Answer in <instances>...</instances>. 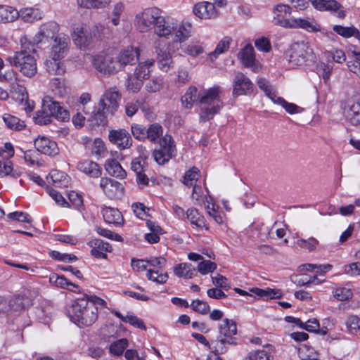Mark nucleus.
<instances>
[{"label":"nucleus","instance_id":"nucleus-57","mask_svg":"<svg viewBox=\"0 0 360 360\" xmlns=\"http://www.w3.org/2000/svg\"><path fill=\"white\" fill-rule=\"evenodd\" d=\"M128 346V340L126 338L120 339L112 342L110 346V352L115 356L122 354Z\"/></svg>","mask_w":360,"mask_h":360},{"label":"nucleus","instance_id":"nucleus-64","mask_svg":"<svg viewBox=\"0 0 360 360\" xmlns=\"http://www.w3.org/2000/svg\"><path fill=\"white\" fill-rule=\"evenodd\" d=\"M245 360H270V355L263 349L253 350L248 353Z\"/></svg>","mask_w":360,"mask_h":360},{"label":"nucleus","instance_id":"nucleus-8","mask_svg":"<svg viewBox=\"0 0 360 360\" xmlns=\"http://www.w3.org/2000/svg\"><path fill=\"white\" fill-rule=\"evenodd\" d=\"M162 11L158 7L147 8L135 18V25L141 32H146L155 27Z\"/></svg>","mask_w":360,"mask_h":360},{"label":"nucleus","instance_id":"nucleus-11","mask_svg":"<svg viewBox=\"0 0 360 360\" xmlns=\"http://www.w3.org/2000/svg\"><path fill=\"white\" fill-rule=\"evenodd\" d=\"M291 22L288 25L290 29H302L308 32H319L328 37L333 35L332 33L322 28L321 25L314 18H292Z\"/></svg>","mask_w":360,"mask_h":360},{"label":"nucleus","instance_id":"nucleus-5","mask_svg":"<svg viewBox=\"0 0 360 360\" xmlns=\"http://www.w3.org/2000/svg\"><path fill=\"white\" fill-rule=\"evenodd\" d=\"M289 64L292 66L310 65L316 60V56L310 44L306 41L292 43L286 52Z\"/></svg>","mask_w":360,"mask_h":360},{"label":"nucleus","instance_id":"nucleus-24","mask_svg":"<svg viewBox=\"0 0 360 360\" xmlns=\"http://www.w3.org/2000/svg\"><path fill=\"white\" fill-rule=\"evenodd\" d=\"M88 245L91 248V254L97 259H106L107 253L112 251L110 243L101 239L91 240Z\"/></svg>","mask_w":360,"mask_h":360},{"label":"nucleus","instance_id":"nucleus-1","mask_svg":"<svg viewBox=\"0 0 360 360\" xmlns=\"http://www.w3.org/2000/svg\"><path fill=\"white\" fill-rule=\"evenodd\" d=\"M223 92L222 88L219 85H214L207 89H203L198 94V89L191 86L181 98L182 106L186 109H191L194 103L199 100L200 111L199 120L200 122H207L219 114L224 104L221 98Z\"/></svg>","mask_w":360,"mask_h":360},{"label":"nucleus","instance_id":"nucleus-34","mask_svg":"<svg viewBox=\"0 0 360 360\" xmlns=\"http://www.w3.org/2000/svg\"><path fill=\"white\" fill-rule=\"evenodd\" d=\"M333 30L334 32L344 38H350L353 37L355 39L360 40V31L354 25L345 27L340 25H335L333 27Z\"/></svg>","mask_w":360,"mask_h":360},{"label":"nucleus","instance_id":"nucleus-30","mask_svg":"<svg viewBox=\"0 0 360 360\" xmlns=\"http://www.w3.org/2000/svg\"><path fill=\"white\" fill-rule=\"evenodd\" d=\"M77 168L90 177L98 178L101 175V169L99 165L91 160H84L79 162Z\"/></svg>","mask_w":360,"mask_h":360},{"label":"nucleus","instance_id":"nucleus-48","mask_svg":"<svg viewBox=\"0 0 360 360\" xmlns=\"http://www.w3.org/2000/svg\"><path fill=\"white\" fill-rule=\"evenodd\" d=\"M33 120L35 124L39 125H46L53 121L52 117L48 112V110L43 103L41 110H37L35 112Z\"/></svg>","mask_w":360,"mask_h":360},{"label":"nucleus","instance_id":"nucleus-7","mask_svg":"<svg viewBox=\"0 0 360 360\" xmlns=\"http://www.w3.org/2000/svg\"><path fill=\"white\" fill-rule=\"evenodd\" d=\"M193 187L191 198L194 201V203L198 204L200 202L202 201L209 216L211 217L217 224H222V212L218 210L219 207L215 205L213 198L208 194V190L206 188H203L200 185L198 184L193 186Z\"/></svg>","mask_w":360,"mask_h":360},{"label":"nucleus","instance_id":"nucleus-20","mask_svg":"<svg viewBox=\"0 0 360 360\" xmlns=\"http://www.w3.org/2000/svg\"><path fill=\"white\" fill-rule=\"evenodd\" d=\"M194 15L200 19H214L219 15V12L209 1H200L195 4L193 8Z\"/></svg>","mask_w":360,"mask_h":360},{"label":"nucleus","instance_id":"nucleus-4","mask_svg":"<svg viewBox=\"0 0 360 360\" xmlns=\"http://www.w3.org/2000/svg\"><path fill=\"white\" fill-rule=\"evenodd\" d=\"M218 335L216 339L212 340L213 353L215 355L225 354L229 350V346H236L238 340L235 335L237 334V326L234 321L224 319L219 324Z\"/></svg>","mask_w":360,"mask_h":360},{"label":"nucleus","instance_id":"nucleus-60","mask_svg":"<svg viewBox=\"0 0 360 360\" xmlns=\"http://www.w3.org/2000/svg\"><path fill=\"white\" fill-rule=\"evenodd\" d=\"M191 308L201 314H207L210 311V305L205 301L200 300H193L191 304Z\"/></svg>","mask_w":360,"mask_h":360},{"label":"nucleus","instance_id":"nucleus-54","mask_svg":"<svg viewBox=\"0 0 360 360\" xmlns=\"http://www.w3.org/2000/svg\"><path fill=\"white\" fill-rule=\"evenodd\" d=\"M11 95L13 98L19 103L25 101V99L28 96L26 88L19 84H15L13 86Z\"/></svg>","mask_w":360,"mask_h":360},{"label":"nucleus","instance_id":"nucleus-3","mask_svg":"<svg viewBox=\"0 0 360 360\" xmlns=\"http://www.w3.org/2000/svg\"><path fill=\"white\" fill-rule=\"evenodd\" d=\"M70 41V38L65 34L55 37L49 58L45 62L46 70L50 74L61 75L65 72V67L61 60L68 52Z\"/></svg>","mask_w":360,"mask_h":360},{"label":"nucleus","instance_id":"nucleus-36","mask_svg":"<svg viewBox=\"0 0 360 360\" xmlns=\"http://www.w3.org/2000/svg\"><path fill=\"white\" fill-rule=\"evenodd\" d=\"M23 173V169L20 167L13 168L11 162L0 161V177L10 175L13 178H18Z\"/></svg>","mask_w":360,"mask_h":360},{"label":"nucleus","instance_id":"nucleus-52","mask_svg":"<svg viewBox=\"0 0 360 360\" xmlns=\"http://www.w3.org/2000/svg\"><path fill=\"white\" fill-rule=\"evenodd\" d=\"M146 276L148 280L158 284L165 283L169 278L167 273H162L158 270L151 269L147 270Z\"/></svg>","mask_w":360,"mask_h":360},{"label":"nucleus","instance_id":"nucleus-44","mask_svg":"<svg viewBox=\"0 0 360 360\" xmlns=\"http://www.w3.org/2000/svg\"><path fill=\"white\" fill-rule=\"evenodd\" d=\"M191 30L190 23H182L179 27L175 25V30L173 32L175 35V41L182 42L186 40L191 35Z\"/></svg>","mask_w":360,"mask_h":360},{"label":"nucleus","instance_id":"nucleus-47","mask_svg":"<svg viewBox=\"0 0 360 360\" xmlns=\"http://www.w3.org/2000/svg\"><path fill=\"white\" fill-rule=\"evenodd\" d=\"M160 143V148L158 150L162 152H167L169 155L173 156L176 151V146L172 137L170 135L166 134L162 136L158 141Z\"/></svg>","mask_w":360,"mask_h":360},{"label":"nucleus","instance_id":"nucleus-43","mask_svg":"<svg viewBox=\"0 0 360 360\" xmlns=\"http://www.w3.org/2000/svg\"><path fill=\"white\" fill-rule=\"evenodd\" d=\"M18 18V11L9 6L0 5V22H13Z\"/></svg>","mask_w":360,"mask_h":360},{"label":"nucleus","instance_id":"nucleus-59","mask_svg":"<svg viewBox=\"0 0 360 360\" xmlns=\"http://www.w3.org/2000/svg\"><path fill=\"white\" fill-rule=\"evenodd\" d=\"M333 297L339 301L349 300L353 296V292L350 288L345 287H338L333 292Z\"/></svg>","mask_w":360,"mask_h":360},{"label":"nucleus","instance_id":"nucleus-28","mask_svg":"<svg viewBox=\"0 0 360 360\" xmlns=\"http://www.w3.org/2000/svg\"><path fill=\"white\" fill-rule=\"evenodd\" d=\"M105 169L108 174L117 179H124L127 176L126 171L122 168L120 162L113 158L105 160Z\"/></svg>","mask_w":360,"mask_h":360},{"label":"nucleus","instance_id":"nucleus-46","mask_svg":"<svg viewBox=\"0 0 360 360\" xmlns=\"http://www.w3.org/2000/svg\"><path fill=\"white\" fill-rule=\"evenodd\" d=\"M293 321L300 328L310 333H316L320 326L319 321L315 318L310 319L306 322H303L300 319H293Z\"/></svg>","mask_w":360,"mask_h":360},{"label":"nucleus","instance_id":"nucleus-27","mask_svg":"<svg viewBox=\"0 0 360 360\" xmlns=\"http://www.w3.org/2000/svg\"><path fill=\"white\" fill-rule=\"evenodd\" d=\"M102 214L106 223L112 224L115 226H121L124 223L122 213L117 209L106 207L102 209Z\"/></svg>","mask_w":360,"mask_h":360},{"label":"nucleus","instance_id":"nucleus-22","mask_svg":"<svg viewBox=\"0 0 360 360\" xmlns=\"http://www.w3.org/2000/svg\"><path fill=\"white\" fill-rule=\"evenodd\" d=\"M131 169L136 174V182L139 185L146 186L149 179L146 174L147 165L143 157L135 158L131 162Z\"/></svg>","mask_w":360,"mask_h":360},{"label":"nucleus","instance_id":"nucleus-17","mask_svg":"<svg viewBox=\"0 0 360 360\" xmlns=\"http://www.w3.org/2000/svg\"><path fill=\"white\" fill-rule=\"evenodd\" d=\"M36 150L41 154L54 157L59 154L57 143L45 136H38L34 141Z\"/></svg>","mask_w":360,"mask_h":360},{"label":"nucleus","instance_id":"nucleus-35","mask_svg":"<svg viewBox=\"0 0 360 360\" xmlns=\"http://www.w3.org/2000/svg\"><path fill=\"white\" fill-rule=\"evenodd\" d=\"M112 313L115 316H117V318L121 319V321L123 322L128 323L135 328H139V329H141L143 330H146V326L143 321L141 319H140L134 315L128 314L126 316H123L120 312H119L118 311H116V310L112 311Z\"/></svg>","mask_w":360,"mask_h":360},{"label":"nucleus","instance_id":"nucleus-42","mask_svg":"<svg viewBox=\"0 0 360 360\" xmlns=\"http://www.w3.org/2000/svg\"><path fill=\"white\" fill-rule=\"evenodd\" d=\"M49 176L52 184L57 187H67L70 181V177L61 171L53 170Z\"/></svg>","mask_w":360,"mask_h":360},{"label":"nucleus","instance_id":"nucleus-55","mask_svg":"<svg viewBox=\"0 0 360 360\" xmlns=\"http://www.w3.org/2000/svg\"><path fill=\"white\" fill-rule=\"evenodd\" d=\"M163 86V78L162 77H155L146 83L145 88L148 92L155 93L160 91Z\"/></svg>","mask_w":360,"mask_h":360},{"label":"nucleus","instance_id":"nucleus-39","mask_svg":"<svg viewBox=\"0 0 360 360\" xmlns=\"http://www.w3.org/2000/svg\"><path fill=\"white\" fill-rule=\"evenodd\" d=\"M2 118L6 126L11 130L21 131L26 127L23 120L11 114L6 113Z\"/></svg>","mask_w":360,"mask_h":360},{"label":"nucleus","instance_id":"nucleus-18","mask_svg":"<svg viewBox=\"0 0 360 360\" xmlns=\"http://www.w3.org/2000/svg\"><path fill=\"white\" fill-rule=\"evenodd\" d=\"M43 103L52 119L56 118L63 122L70 120L69 112L63 108L58 102L53 101L49 96L43 99Z\"/></svg>","mask_w":360,"mask_h":360},{"label":"nucleus","instance_id":"nucleus-16","mask_svg":"<svg viewBox=\"0 0 360 360\" xmlns=\"http://www.w3.org/2000/svg\"><path fill=\"white\" fill-rule=\"evenodd\" d=\"M254 85L250 79L242 72H238L233 80V92L234 97L250 95L253 92Z\"/></svg>","mask_w":360,"mask_h":360},{"label":"nucleus","instance_id":"nucleus-41","mask_svg":"<svg viewBox=\"0 0 360 360\" xmlns=\"http://www.w3.org/2000/svg\"><path fill=\"white\" fill-rule=\"evenodd\" d=\"M146 139H148L153 143H158L162 137L163 128L158 123H153L149 125L146 129Z\"/></svg>","mask_w":360,"mask_h":360},{"label":"nucleus","instance_id":"nucleus-2","mask_svg":"<svg viewBox=\"0 0 360 360\" xmlns=\"http://www.w3.org/2000/svg\"><path fill=\"white\" fill-rule=\"evenodd\" d=\"M21 50L15 52L14 55L6 58V61L16 68L24 76L32 77L37 73V62L34 57L30 54L33 46L26 36L20 39Z\"/></svg>","mask_w":360,"mask_h":360},{"label":"nucleus","instance_id":"nucleus-14","mask_svg":"<svg viewBox=\"0 0 360 360\" xmlns=\"http://www.w3.org/2000/svg\"><path fill=\"white\" fill-rule=\"evenodd\" d=\"M93 66L100 72L112 74L119 71L115 58L109 54H98L92 58Z\"/></svg>","mask_w":360,"mask_h":360},{"label":"nucleus","instance_id":"nucleus-9","mask_svg":"<svg viewBox=\"0 0 360 360\" xmlns=\"http://www.w3.org/2000/svg\"><path fill=\"white\" fill-rule=\"evenodd\" d=\"M98 26L95 25L91 30V32L88 33L82 22L74 23L72 26V37L75 44L80 49H86L91 41L92 33L94 37H96L95 30H98Z\"/></svg>","mask_w":360,"mask_h":360},{"label":"nucleus","instance_id":"nucleus-6","mask_svg":"<svg viewBox=\"0 0 360 360\" xmlns=\"http://www.w3.org/2000/svg\"><path fill=\"white\" fill-rule=\"evenodd\" d=\"M70 316L79 326H89L98 318V309L94 304H89L86 300H78L72 304Z\"/></svg>","mask_w":360,"mask_h":360},{"label":"nucleus","instance_id":"nucleus-26","mask_svg":"<svg viewBox=\"0 0 360 360\" xmlns=\"http://www.w3.org/2000/svg\"><path fill=\"white\" fill-rule=\"evenodd\" d=\"M347 119L353 126L360 125V94L354 96L347 112Z\"/></svg>","mask_w":360,"mask_h":360},{"label":"nucleus","instance_id":"nucleus-51","mask_svg":"<svg viewBox=\"0 0 360 360\" xmlns=\"http://www.w3.org/2000/svg\"><path fill=\"white\" fill-rule=\"evenodd\" d=\"M110 3V0H77L80 7L84 8H103Z\"/></svg>","mask_w":360,"mask_h":360},{"label":"nucleus","instance_id":"nucleus-33","mask_svg":"<svg viewBox=\"0 0 360 360\" xmlns=\"http://www.w3.org/2000/svg\"><path fill=\"white\" fill-rule=\"evenodd\" d=\"M239 58L243 65L247 68H252L255 65V51L252 45H246L238 53Z\"/></svg>","mask_w":360,"mask_h":360},{"label":"nucleus","instance_id":"nucleus-15","mask_svg":"<svg viewBox=\"0 0 360 360\" xmlns=\"http://www.w3.org/2000/svg\"><path fill=\"white\" fill-rule=\"evenodd\" d=\"M59 25L55 21H49L42 24L33 38L34 44H39L49 41V39L55 40L56 37H59Z\"/></svg>","mask_w":360,"mask_h":360},{"label":"nucleus","instance_id":"nucleus-29","mask_svg":"<svg viewBox=\"0 0 360 360\" xmlns=\"http://www.w3.org/2000/svg\"><path fill=\"white\" fill-rule=\"evenodd\" d=\"M155 53L157 54L156 60L158 68L162 72H168L173 63L170 53L165 50L160 49L158 46H155Z\"/></svg>","mask_w":360,"mask_h":360},{"label":"nucleus","instance_id":"nucleus-49","mask_svg":"<svg viewBox=\"0 0 360 360\" xmlns=\"http://www.w3.org/2000/svg\"><path fill=\"white\" fill-rule=\"evenodd\" d=\"M231 39L229 37L223 38L217 45L215 49L210 52L208 56L211 60L216 59L220 54L228 51Z\"/></svg>","mask_w":360,"mask_h":360},{"label":"nucleus","instance_id":"nucleus-53","mask_svg":"<svg viewBox=\"0 0 360 360\" xmlns=\"http://www.w3.org/2000/svg\"><path fill=\"white\" fill-rule=\"evenodd\" d=\"M352 54L354 58L347 63V68L360 79V52L353 51Z\"/></svg>","mask_w":360,"mask_h":360},{"label":"nucleus","instance_id":"nucleus-56","mask_svg":"<svg viewBox=\"0 0 360 360\" xmlns=\"http://www.w3.org/2000/svg\"><path fill=\"white\" fill-rule=\"evenodd\" d=\"M184 52L192 57H197L204 52V47L199 41H192L184 48Z\"/></svg>","mask_w":360,"mask_h":360},{"label":"nucleus","instance_id":"nucleus-32","mask_svg":"<svg viewBox=\"0 0 360 360\" xmlns=\"http://www.w3.org/2000/svg\"><path fill=\"white\" fill-rule=\"evenodd\" d=\"M174 272L179 278L191 279L196 275L195 268L190 263H181L174 266Z\"/></svg>","mask_w":360,"mask_h":360},{"label":"nucleus","instance_id":"nucleus-62","mask_svg":"<svg viewBox=\"0 0 360 360\" xmlns=\"http://www.w3.org/2000/svg\"><path fill=\"white\" fill-rule=\"evenodd\" d=\"M198 271L202 275L213 272L217 269V264L210 260L200 262L198 265Z\"/></svg>","mask_w":360,"mask_h":360},{"label":"nucleus","instance_id":"nucleus-63","mask_svg":"<svg viewBox=\"0 0 360 360\" xmlns=\"http://www.w3.org/2000/svg\"><path fill=\"white\" fill-rule=\"evenodd\" d=\"M332 70V68L328 64L324 63H321L317 66V73L319 76L323 79L326 84L328 83L330 79Z\"/></svg>","mask_w":360,"mask_h":360},{"label":"nucleus","instance_id":"nucleus-21","mask_svg":"<svg viewBox=\"0 0 360 360\" xmlns=\"http://www.w3.org/2000/svg\"><path fill=\"white\" fill-rule=\"evenodd\" d=\"M108 137L110 141L116 145L120 150L129 148L132 145L130 134L123 129L110 131Z\"/></svg>","mask_w":360,"mask_h":360},{"label":"nucleus","instance_id":"nucleus-10","mask_svg":"<svg viewBox=\"0 0 360 360\" xmlns=\"http://www.w3.org/2000/svg\"><path fill=\"white\" fill-rule=\"evenodd\" d=\"M121 94L116 88L107 89L101 97L98 103L99 108L110 116L115 115L119 108Z\"/></svg>","mask_w":360,"mask_h":360},{"label":"nucleus","instance_id":"nucleus-19","mask_svg":"<svg viewBox=\"0 0 360 360\" xmlns=\"http://www.w3.org/2000/svg\"><path fill=\"white\" fill-rule=\"evenodd\" d=\"M139 54V49L134 46H128L122 50L115 58L119 70L126 65L134 64Z\"/></svg>","mask_w":360,"mask_h":360},{"label":"nucleus","instance_id":"nucleus-12","mask_svg":"<svg viewBox=\"0 0 360 360\" xmlns=\"http://www.w3.org/2000/svg\"><path fill=\"white\" fill-rule=\"evenodd\" d=\"M316 11L329 12L340 19H344L346 11L343 6L336 0H309Z\"/></svg>","mask_w":360,"mask_h":360},{"label":"nucleus","instance_id":"nucleus-45","mask_svg":"<svg viewBox=\"0 0 360 360\" xmlns=\"http://www.w3.org/2000/svg\"><path fill=\"white\" fill-rule=\"evenodd\" d=\"M50 88L55 95L63 97L67 94V86L65 79L53 78L50 81Z\"/></svg>","mask_w":360,"mask_h":360},{"label":"nucleus","instance_id":"nucleus-61","mask_svg":"<svg viewBox=\"0 0 360 360\" xmlns=\"http://www.w3.org/2000/svg\"><path fill=\"white\" fill-rule=\"evenodd\" d=\"M124 5L122 2H117L113 5L111 18V22L113 25L117 26L120 24V18L124 12Z\"/></svg>","mask_w":360,"mask_h":360},{"label":"nucleus","instance_id":"nucleus-13","mask_svg":"<svg viewBox=\"0 0 360 360\" xmlns=\"http://www.w3.org/2000/svg\"><path fill=\"white\" fill-rule=\"evenodd\" d=\"M99 186L103 194L110 199H120L124 196V186L113 179L102 177L100 179Z\"/></svg>","mask_w":360,"mask_h":360},{"label":"nucleus","instance_id":"nucleus-38","mask_svg":"<svg viewBox=\"0 0 360 360\" xmlns=\"http://www.w3.org/2000/svg\"><path fill=\"white\" fill-rule=\"evenodd\" d=\"M186 216L191 224L195 226L199 229L205 228L208 231L209 227L206 225L204 217L200 214L198 210L195 208H190L186 211Z\"/></svg>","mask_w":360,"mask_h":360},{"label":"nucleus","instance_id":"nucleus-58","mask_svg":"<svg viewBox=\"0 0 360 360\" xmlns=\"http://www.w3.org/2000/svg\"><path fill=\"white\" fill-rule=\"evenodd\" d=\"M199 176V170L196 167H193L185 173L183 182L188 186H193L196 185Z\"/></svg>","mask_w":360,"mask_h":360},{"label":"nucleus","instance_id":"nucleus-50","mask_svg":"<svg viewBox=\"0 0 360 360\" xmlns=\"http://www.w3.org/2000/svg\"><path fill=\"white\" fill-rule=\"evenodd\" d=\"M274 103L281 105L289 114H297L303 112L304 109L295 103H288L284 98L277 96L273 101Z\"/></svg>","mask_w":360,"mask_h":360},{"label":"nucleus","instance_id":"nucleus-31","mask_svg":"<svg viewBox=\"0 0 360 360\" xmlns=\"http://www.w3.org/2000/svg\"><path fill=\"white\" fill-rule=\"evenodd\" d=\"M43 12L39 8L27 7L18 11V17L25 22H34L42 18Z\"/></svg>","mask_w":360,"mask_h":360},{"label":"nucleus","instance_id":"nucleus-25","mask_svg":"<svg viewBox=\"0 0 360 360\" xmlns=\"http://www.w3.org/2000/svg\"><path fill=\"white\" fill-rule=\"evenodd\" d=\"M27 291H28V289L24 290L22 295H14L8 299L11 314L13 312L20 311L25 308L24 297L32 299L38 295V291L35 289L31 293H28Z\"/></svg>","mask_w":360,"mask_h":360},{"label":"nucleus","instance_id":"nucleus-40","mask_svg":"<svg viewBox=\"0 0 360 360\" xmlns=\"http://www.w3.org/2000/svg\"><path fill=\"white\" fill-rule=\"evenodd\" d=\"M154 60L140 63L134 70V76L142 81L148 79L150 73V68L154 65Z\"/></svg>","mask_w":360,"mask_h":360},{"label":"nucleus","instance_id":"nucleus-37","mask_svg":"<svg viewBox=\"0 0 360 360\" xmlns=\"http://www.w3.org/2000/svg\"><path fill=\"white\" fill-rule=\"evenodd\" d=\"M250 291L257 297L264 300L278 299L282 296L281 290L275 288H266L265 289H262L259 288H252L250 289Z\"/></svg>","mask_w":360,"mask_h":360},{"label":"nucleus","instance_id":"nucleus-23","mask_svg":"<svg viewBox=\"0 0 360 360\" xmlns=\"http://www.w3.org/2000/svg\"><path fill=\"white\" fill-rule=\"evenodd\" d=\"M155 33L160 37L167 38L175 30V22L169 18L160 15L158 21L154 27Z\"/></svg>","mask_w":360,"mask_h":360}]
</instances>
